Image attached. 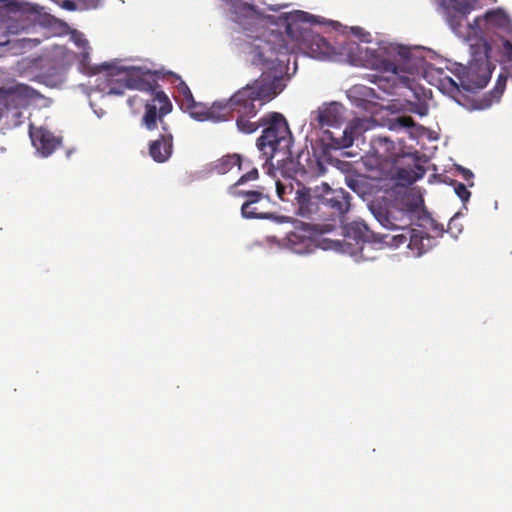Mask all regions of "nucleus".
Wrapping results in <instances>:
<instances>
[{
  "instance_id": "9b49d317",
  "label": "nucleus",
  "mask_w": 512,
  "mask_h": 512,
  "mask_svg": "<svg viewBox=\"0 0 512 512\" xmlns=\"http://www.w3.org/2000/svg\"><path fill=\"white\" fill-rule=\"evenodd\" d=\"M278 48L269 41L257 38L249 46V55L252 64L267 69L275 67L278 61Z\"/></svg>"
},
{
  "instance_id": "ddd939ff",
  "label": "nucleus",
  "mask_w": 512,
  "mask_h": 512,
  "mask_svg": "<svg viewBox=\"0 0 512 512\" xmlns=\"http://www.w3.org/2000/svg\"><path fill=\"white\" fill-rule=\"evenodd\" d=\"M474 2L475 0H442L446 11V21L453 31H462V24L474 9Z\"/></svg>"
},
{
  "instance_id": "393cba45",
  "label": "nucleus",
  "mask_w": 512,
  "mask_h": 512,
  "mask_svg": "<svg viewBox=\"0 0 512 512\" xmlns=\"http://www.w3.org/2000/svg\"><path fill=\"white\" fill-rule=\"evenodd\" d=\"M372 149L382 160H387L391 150L394 148V144L386 137H377L372 140Z\"/></svg>"
},
{
  "instance_id": "9d476101",
  "label": "nucleus",
  "mask_w": 512,
  "mask_h": 512,
  "mask_svg": "<svg viewBox=\"0 0 512 512\" xmlns=\"http://www.w3.org/2000/svg\"><path fill=\"white\" fill-rule=\"evenodd\" d=\"M237 187L232 188L234 195H246V200L241 206V214L247 219H269L272 214L268 210L269 197L262 191H255L252 193H244L236 190Z\"/></svg>"
},
{
  "instance_id": "a19ab883",
  "label": "nucleus",
  "mask_w": 512,
  "mask_h": 512,
  "mask_svg": "<svg viewBox=\"0 0 512 512\" xmlns=\"http://www.w3.org/2000/svg\"><path fill=\"white\" fill-rule=\"evenodd\" d=\"M398 53H399L400 57L403 59H407L410 54L409 50H407L405 48H400Z\"/></svg>"
},
{
  "instance_id": "7ed1b4c3",
  "label": "nucleus",
  "mask_w": 512,
  "mask_h": 512,
  "mask_svg": "<svg viewBox=\"0 0 512 512\" xmlns=\"http://www.w3.org/2000/svg\"><path fill=\"white\" fill-rule=\"evenodd\" d=\"M490 52L491 46L484 38L470 43L469 64L467 66L459 64L454 72L464 90L476 92L486 87L495 68L490 60Z\"/></svg>"
},
{
  "instance_id": "aec40b11",
  "label": "nucleus",
  "mask_w": 512,
  "mask_h": 512,
  "mask_svg": "<svg viewBox=\"0 0 512 512\" xmlns=\"http://www.w3.org/2000/svg\"><path fill=\"white\" fill-rule=\"evenodd\" d=\"M243 161L240 154L233 153L227 154L223 157L217 159L212 163V171L217 174H226L231 171L235 166L238 167L239 170L242 169Z\"/></svg>"
},
{
  "instance_id": "f3484780",
  "label": "nucleus",
  "mask_w": 512,
  "mask_h": 512,
  "mask_svg": "<svg viewBox=\"0 0 512 512\" xmlns=\"http://www.w3.org/2000/svg\"><path fill=\"white\" fill-rule=\"evenodd\" d=\"M234 94L227 100L215 101L208 110V121L212 122H225L233 119L234 108L233 104Z\"/></svg>"
},
{
  "instance_id": "72a5a7b5",
  "label": "nucleus",
  "mask_w": 512,
  "mask_h": 512,
  "mask_svg": "<svg viewBox=\"0 0 512 512\" xmlns=\"http://www.w3.org/2000/svg\"><path fill=\"white\" fill-rule=\"evenodd\" d=\"M75 43L76 45L79 47V48H82L83 49V52H82V58H83V61H85L88 56H89V52H88V49H89V46H88V41L87 39L85 38H82V37H79L75 40Z\"/></svg>"
},
{
  "instance_id": "c756f323",
  "label": "nucleus",
  "mask_w": 512,
  "mask_h": 512,
  "mask_svg": "<svg viewBox=\"0 0 512 512\" xmlns=\"http://www.w3.org/2000/svg\"><path fill=\"white\" fill-rule=\"evenodd\" d=\"M502 54L506 62L509 63L507 70L512 75V43L509 40L503 41Z\"/></svg>"
},
{
  "instance_id": "412c9836",
  "label": "nucleus",
  "mask_w": 512,
  "mask_h": 512,
  "mask_svg": "<svg viewBox=\"0 0 512 512\" xmlns=\"http://www.w3.org/2000/svg\"><path fill=\"white\" fill-rule=\"evenodd\" d=\"M160 78H167L172 84H175L179 96H181V107L183 108L186 104L191 103L194 99L193 94L188 85L181 79L180 76L173 72H167L163 74L160 72Z\"/></svg>"
},
{
  "instance_id": "0eeeda50",
  "label": "nucleus",
  "mask_w": 512,
  "mask_h": 512,
  "mask_svg": "<svg viewBox=\"0 0 512 512\" xmlns=\"http://www.w3.org/2000/svg\"><path fill=\"white\" fill-rule=\"evenodd\" d=\"M422 200L402 201V206H392L390 208L379 207L373 209V214L377 221L387 229L405 230L411 227L414 220L421 211Z\"/></svg>"
},
{
  "instance_id": "7c9ffc66",
  "label": "nucleus",
  "mask_w": 512,
  "mask_h": 512,
  "mask_svg": "<svg viewBox=\"0 0 512 512\" xmlns=\"http://www.w3.org/2000/svg\"><path fill=\"white\" fill-rule=\"evenodd\" d=\"M454 190H455L456 195L463 202H467L469 200L471 193L463 183L455 182Z\"/></svg>"
},
{
  "instance_id": "4468645a",
  "label": "nucleus",
  "mask_w": 512,
  "mask_h": 512,
  "mask_svg": "<svg viewBox=\"0 0 512 512\" xmlns=\"http://www.w3.org/2000/svg\"><path fill=\"white\" fill-rule=\"evenodd\" d=\"M30 136L34 147L44 157L51 155L62 144L61 137L43 127L31 130Z\"/></svg>"
},
{
  "instance_id": "5701e85b",
  "label": "nucleus",
  "mask_w": 512,
  "mask_h": 512,
  "mask_svg": "<svg viewBox=\"0 0 512 512\" xmlns=\"http://www.w3.org/2000/svg\"><path fill=\"white\" fill-rule=\"evenodd\" d=\"M426 172V169L420 165L415 164L414 169L400 168L397 171V179L405 181L408 184H412L418 179L422 178Z\"/></svg>"
},
{
  "instance_id": "423d86ee",
  "label": "nucleus",
  "mask_w": 512,
  "mask_h": 512,
  "mask_svg": "<svg viewBox=\"0 0 512 512\" xmlns=\"http://www.w3.org/2000/svg\"><path fill=\"white\" fill-rule=\"evenodd\" d=\"M262 135L257 139V148L266 160L273 158L277 151L288 150L292 144V134L285 117L278 112L262 116Z\"/></svg>"
},
{
  "instance_id": "2eb2a0df",
  "label": "nucleus",
  "mask_w": 512,
  "mask_h": 512,
  "mask_svg": "<svg viewBox=\"0 0 512 512\" xmlns=\"http://www.w3.org/2000/svg\"><path fill=\"white\" fill-rule=\"evenodd\" d=\"M342 110L343 106L336 102L323 104L315 112H312L313 120L320 128L336 127L342 121Z\"/></svg>"
},
{
  "instance_id": "f03ea898",
  "label": "nucleus",
  "mask_w": 512,
  "mask_h": 512,
  "mask_svg": "<svg viewBox=\"0 0 512 512\" xmlns=\"http://www.w3.org/2000/svg\"><path fill=\"white\" fill-rule=\"evenodd\" d=\"M160 71L146 70L141 67H132L123 73L119 83L112 85L108 93L113 95L124 94L125 89L147 92L151 98L146 101L145 113L142 122L148 130L157 127V119L162 126L165 125L162 117L172 110V103L158 84Z\"/></svg>"
},
{
  "instance_id": "1a4fd4ad",
  "label": "nucleus",
  "mask_w": 512,
  "mask_h": 512,
  "mask_svg": "<svg viewBox=\"0 0 512 512\" xmlns=\"http://www.w3.org/2000/svg\"><path fill=\"white\" fill-rule=\"evenodd\" d=\"M285 245L297 254L311 253L318 247L317 232L309 224L300 222L286 234Z\"/></svg>"
},
{
  "instance_id": "e433bc0d",
  "label": "nucleus",
  "mask_w": 512,
  "mask_h": 512,
  "mask_svg": "<svg viewBox=\"0 0 512 512\" xmlns=\"http://www.w3.org/2000/svg\"><path fill=\"white\" fill-rule=\"evenodd\" d=\"M277 195L281 200H285V190L286 187L282 185L280 182H276Z\"/></svg>"
},
{
  "instance_id": "58836bf2",
  "label": "nucleus",
  "mask_w": 512,
  "mask_h": 512,
  "mask_svg": "<svg viewBox=\"0 0 512 512\" xmlns=\"http://www.w3.org/2000/svg\"><path fill=\"white\" fill-rule=\"evenodd\" d=\"M82 1L88 8H96L99 3V0H82Z\"/></svg>"
},
{
  "instance_id": "f8f14e48",
  "label": "nucleus",
  "mask_w": 512,
  "mask_h": 512,
  "mask_svg": "<svg viewBox=\"0 0 512 512\" xmlns=\"http://www.w3.org/2000/svg\"><path fill=\"white\" fill-rule=\"evenodd\" d=\"M230 12L233 22L244 31H252L260 21V15L254 5L241 0H230Z\"/></svg>"
},
{
  "instance_id": "20e7f679",
  "label": "nucleus",
  "mask_w": 512,
  "mask_h": 512,
  "mask_svg": "<svg viewBox=\"0 0 512 512\" xmlns=\"http://www.w3.org/2000/svg\"><path fill=\"white\" fill-rule=\"evenodd\" d=\"M311 18L309 13L295 10L280 15L279 24L284 26L292 40L307 48L313 58L326 59L332 54V47L324 37L308 27Z\"/></svg>"
},
{
  "instance_id": "79ce46f5",
  "label": "nucleus",
  "mask_w": 512,
  "mask_h": 512,
  "mask_svg": "<svg viewBox=\"0 0 512 512\" xmlns=\"http://www.w3.org/2000/svg\"><path fill=\"white\" fill-rule=\"evenodd\" d=\"M301 171H302V173H305V174L309 173V171H307L305 168H302Z\"/></svg>"
},
{
  "instance_id": "ea45409f",
  "label": "nucleus",
  "mask_w": 512,
  "mask_h": 512,
  "mask_svg": "<svg viewBox=\"0 0 512 512\" xmlns=\"http://www.w3.org/2000/svg\"><path fill=\"white\" fill-rule=\"evenodd\" d=\"M465 180H470L473 177V173L465 168H461Z\"/></svg>"
},
{
  "instance_id": "f704fd0d",
  "label": "nucleus",
  "mask_w": 512,
  "mask_h": 512,
  "mask_svg": "<svg viewBox=\"0 0 512 512\" xmlns=\"http://www.w3.org/2000/svg\"><path fill=\"white\" fill-rule=\"evenodd\" d=\"M448 232L451 233L452 236L456 237L457 233L461 232V229L457 228L456 220L451 219L448 224Z\"/></svg>"
},
{
  "instance_id": "b1692460",
  "label": "nucleus",
  "mask_w": 512,
  "mask_h": 512,
  "mask_svg": "<svg viewBox=\"0 0 512 512\" xmlns=\"http://www.w3.org/2000/svg\"><path fill=\"white\" fill-rule=\"evenodd\" d=\"M324 134L326 135V139L330 141L328 145L334 149L348 148L353 144L351 133L348 134L347 130H344L340 137H335L334 133L328 130L325 131Z\"/></svg>"
},
{
  "instance_id": "a878e982",
  "label": "nucleus",
  "mask_w": 512,
  "mask_h": 512,
  "mask_svg": "<svg viewBox=\"0 0 512 512\" xmlns=\"http://www.w3.org/2000/svg\"><path fill=\"white\" fill-rule=\"evenodd\" d=\"M412 228H406L405 230H401L402 233L395 234V235H389L384 234L380 237L379 241L382 243H385L391 247L398 248L404 244H408L409 242V234Z\"/></svg>"
},
{
  "instance_id": "c9c22d12",
  "label": "nucleus",
  "mask_w": 512,
  "mask_h": 512,
  "mask_svg": "<svg viewBox=\"0 0 512 512\" xmlns=\"http://www.w3.org/2000/svg\"><path fill=\"white\" fill-rule=\"evenodd\" d=\"M61 6L68 11H75L77 9L76 3L72 0L63 1Z\"/></svg>"
},
{
  "instance_id": "dca6fc26",
  "label": "nucleus",
  "mask_w": 512,
  "mask_h": 512,
  "mask_svg": "<svg viewBox=\"0 0 512 512\" xmlns=\"http://www.w3.org/2000/svg\"><path fill=\"white\" fill-rule=\"evenodd\" d=\"M162 129L164 133L149 144V154L158 163L166 162L173 152V135L166 125H163Z\"/></svg>"
},
{
  "instance_id": "c85d7f7f",
  "label": "nucleus",
  "mask_w": 512,
  "mask_h": 512,
  "mask_svg": "<svg viewBox=\"0 0 512 512\" xmlns=\"http://www.w3.org/2000/svg\"><path fill=\"white\" fill-rule=\"evenodd\" d=\"M460 87V82L457 83L449 76H445L444 78L440 79V89L452 96L460 92Z\"/></svg>"
},
{
  "instance_id": "cd10ccee",
  "label": "nucleus",
  "mask_w": 512,
  "mask_h": 512,
  "mask_svg": "<svg viewBox=\"0 0 512 512\" xmlns=\"http://www.w3.org/2000/svg\"><path fill=\"white\" fill-rule=\"evenodd\" d=\"M349 229L353 231L354 237L359 241H369L373 236L372 232L363 222H354Z\"/></svg>"
},
{
  "instance_id": "4be33fe9",
  "label": "nucleus",
  "mask_w": 512,
  "mask_h": 512,
  "mask_svg": "<svg viewBox=\"0 0 512 512\" xmlns=\"http://www.w3.org/2000/svg\"><path fill=\"white\" fill-rule=\"evenodd\" d=\"M258 177H259V172H258L257 168H252L251 170H249L248 172L243 174L234 184L229 186L228 194L232 197H242L246 200V195H234L232 193V188L237 187V189H236L237 191L244 192L247 194L255 192L256 190H249V189L243 188V186H244V184H246L249 181L257 180Z\"/></svg>"
},
{
  "instance_id": "bb28decb",
  "label": "nucleus",
  "mask_w": 512,
  "mask_h": 512,
  "mask_svg": "<svg viewBox=\"0 0 512 512\" xmlns=\"http://www.w3.org/2000/svg\"><path fill=\"white\" fill-rule=\"evenodd\" d=\"M183 109H185L192 118L198 121H208V110L209 106L197 103L194 99L191 103L186 104Z\"/></svg>"
},
{
  "instance_id": "4c0bfd02",
  "label": "nucleus",
  "mask_w": 512,
  "mask_h": 512,
  "mask_svg": "<svg viewBox=\"0 0 512 512\" xmlns=\"http://www.w3.org/2000/svg\"><path fill=\"white\" fill-rule=\"evenodd\" d=\"M505 83H506V77H502L500 76L498 81H497V85H496V89H500V93L503 92V89H504V86H505Z\"/></svg>"
},
{
  "instance_id": "473e14b6",
  "label": "nucleus",
  "mask_w": 512,
  "mask_h": 512,
  "mask_svg": "<svg viewBox=\"0 0 512 512\" xmlns=\"http://www.w3.org/2000/svg\"><path fill=\"white\" fill-rule=\"evenodd\" d=\"M396 124L402 128L414 127L415 122L411 116H400L396 119Z\"/></svg>"
},
{
  "instance_id": "6e6552de",
  "label": "nucleus",
  "mask_w": 512,
  "mask_h": 512,
  "mask_svg": "<svg viewBox=\"0 0 512 512\" xmlns=\"http://www.w3.org/2000/svg\"><path fill=\"white\" fill-rule=\"evenodd\" d=\"M462 31H453L457 36L474 42L482 38L480 35L494 28L509 29L510 20L508 16L500 9L491 10L482 17H476L472 23L467 22V18L462 24Z\"/></svg>"
},
{
  "instance_id": "a211bd4d",
  "label": "nucleus",
  "mask_w": 512,
  "mask_h": 512,
  "mask_svg": "<svg viewBox=\"0 0 512 512\" xmlns=\"http://www.w3.org/2000/svg\"><path fill=\"white\" fill-rule=\"evenodd\" d=\"M381 69L384 72L392 74L393 83L390 84L391 80L388 78L386 79V78H383L381 76H376V75H373L374 79L372 80V82L376 83L378 85V87L380 89H382L383 91L393 94L394 93L393 89L395 86V79L397 76H399L400 72H402L403 70L399 66H397L395 63H393L389 60H384L381 62Z\"/></svg>"
},
{
  "instance_id": "f257e3e1",
  "label": "nucleus",
  "mask_w": 512,
  "mask_h": 512,
  "mask_svg": "<svg viewBox=\"0 0 512 512\" xmlns=\"http://www.w3.org/2000/svg\"><path fill=\"white\" fill-rule=\"evenodd\" d=\"M281 81L270 74L262 75L234 93L233 119L242 134H252L262 126V117L257 118L261 108L281 91Z\"/></svg>"
},
{
  "instance_id": "2f4dec72",
  "label": "nucleus",
  "mask_w": 512,
  "mask_h": 512,
  "mask_svg": "<svg viewBox=\"0 0 512 512\" xmlns=\"http://www.w3.org/2000/svg\"><path fill=\"white\" fill-rule=\"evenodd\" d=\"M24 30V25L18 21H11L6 25L7 34H19Z\"/></svg>"
},
{
  "instance_id": "37998d69",
  "label": "nucleus",
  "mask_w": 512,
  "mask_h": 512,
  "mask_svg": "<svg viewBox=\"0 0 512 512\" xmlns=\"http://www.w3.org/2000/svg\"><path fill=\"white\" fill-rule=\"evenodd\" d=\"M132 101H133V98H129V99H128V103H129L130 105H132Z\"/></svg>"
},
{
  "instance_id": "6ab92c4d",
  "label": "nucleus",
  "mask_w": 512,
  "mask_h": 512,
  "mask_svg": "<svg viewBox=\"0 0 512 512\" xmlns=\"http://www.w3.org/2000/svg\"><path fill=\"white\" fill-rule=\"evenodd\" d=\"M409 234L407 247L412 250L416 256H421L431 246L432 238L423 230L412 229Z\"/></svg>"
},
{
  "instance_id": "39448f33",
  "label": "nucleus",
  "mask_w": 512,
  "mask_h": 512,
  "mask_svg": "<svg viewBox=\"0 0 512 512\" xmlns=\"http://www.w3.org/2000/svg\"><path fill=\"white\" fill-rule=\"evenodd\" d=\"M298 204L297 213L310 218L317 212L320 205L332 210V215L341 216L350 208V195L344 189H331L327 183L316 186L313 195L309 190L301 189L296 192Z\"/></svg>"
},
{
  "instance_id": "c03bdc74",
  "label": "nucleus",
  "mask_w": 512,
  "mask_h": 512,
  "mask_svg": "<svg viewBox=\"0 0 512 512\" xmlns=\"http://www.w3.org/2000/svg\"><path fill=\"white\" fill-rule=\"evenodd\" d=\"M315 162L318 166H321V163L318 160H315Z\"/></svg>"
}]
</instances>
